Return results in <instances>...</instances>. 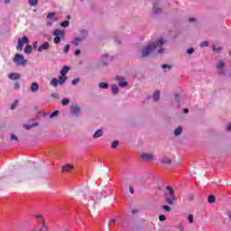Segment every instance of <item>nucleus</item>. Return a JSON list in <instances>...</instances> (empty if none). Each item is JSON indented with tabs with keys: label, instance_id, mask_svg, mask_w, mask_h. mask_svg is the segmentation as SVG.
Masks as SVG:
<instances>
[{
	"label": "nucleus",
	"instance_id": "48",
	"mask_svg": "<svg viewBox=\"0 0 231 231\" xmlns=\"http://www.w3.org/2000/svg\"><path fill=\"white\" fill-rule=\"evenodd\" d=\"M165 219H166L165 215L159 216V220L160 221H165Z\"/></svg>",
	"mask_w": 231,
	"mask_h": 231
},
{
	"label": "nucleus",
	"instance_id": "41",
	"mask_svg": "<svg viewBox=\"0 0 231 231\" xmlns=\"http://www.w3.org/2000/svg\"><path fill=\"white\" fill-rule=\"evenodd\" d=\"M79 80L80 79H79V78L74 79L71 82L72 86H75V84H79Z\"/></svg>",
	"mask_w": 231,
	"mask_h": 231
},
{
	"label": "nucleus",
	"instance_id": "40",
	"mask_svg": "<svg viewBox=\"0 0 231 231\" xmlns=\"http://www.w3.org/2000/svg\"><path fill=\"white\" fill-rule=\"evenodd\" d=\"M63 51H64L65 54L69 51V44L65 45Z\"/></svg>",
	"mask_w": 231,
	"mask_h": 231
},
{
	"label": "nucleus",
	"instance_id": "15",
	"mask_svg": "<svg viewBox=\"0 0 231 231\" xmlns=\"http://www.w3.org/2000/svg\"><path fill=\"white\" fill-rule=\"evenodd\" d=\"M53 35H55L56 37H64V32L60 29H56L53 32Z\"/></svg>",
	"mask_w": 231,
	"mask_h": 231
},
{
	"label": "nucleus",
	"instance_id": "6",
	"mask_svg": "<svg viewBox=\"0 0 231 231\" xmlns=\"http://www.w3.org/2000/svg\"><path fill=\"white\" fill-rule=\"evenodd\" d=\"M44 50H50V42H46L38 48L40 53L44 51Z\"/></svg>",
	"mask_w": 231,
	"mask_h": 231
},
{
	"label": "nucleus",
	"instance_id": "35",
	"mask_svg": "<svg viewBox=\"0 0 231 231\" xmlns=\"http://www.w3.org/2000/svg\"><path fill=\"white\" fill-rule=\"evenodd\" d=\"M60 42V36H56L54 38V44H59Z\"/></svg>",
	"mask_w": 231,
	"mask_h": 231
},
{
	"label": "nucleus",
	"instance_id": "53",
	"mask_svg": "<svg viewBox=\"0 0 231 231\" xmlns=\"http://www.w3.org/2000/svg\"><path fill=\"white\" fill-rule=\"evenodd\" d=\"M35 218H36V219H42V216H41V215H36V216H35Z\"/></svg>",
	"mask_w": 231,
	"mask_h": 231
},
{
	"label": "nucleus",
	"instance_id": "17",
	"mask_svg": "<svg viewBox=\"0 0 231 231\" xmlns=\"http://www.w3.org/2000/svg\"><path fill=\"white\" fill-rule=\"evenodd\" d=\"M181 133H183V127L182 126H178L175 129L174 134H175V136H180V134H181Z\"/></svg>",
	"mask_w": 231,
	"mask_h": 231
},
{
	"label": "nucleus",
	"instance_id": "8",
	"mask_svg": "<svg viewBox=\"0 0 231 231\" xmlns=\"http://www.w3.org/2000/svg\"><path fill=\"white\" fill-rule=\"evenodd\" d=\"M8 77L11 80H19V79H21V74L13 72L9 74Z\"/></svg>",
	"mask_w": 231,
	"mask_h": 231
},
{
	"label": "nucleus",
	"instance_id": "13",
	"mask_svg": "<svg viewBox=\"0 0 231 231\" xmlns=\"http://www.w3.org/2000/svg\"><path fill=\"white\" fill-rule=\"evenodd\" d=\"M104 134V131H102V129H98L95 132L93 138L95 140H97V138H100V136H102Z\"/></svg>",
	"mask_w": 231,
	"mask_h": 231
},
{
	"label": "nucleus",
	"instance_id": "43",
	"mask_svg": "<svg viewBox=\"0 0 231 231\" xmlns=\"http://www.w3.org/2000/svg\"><path fill=\"white\" fill-rule=\"evenodd\" d=\"M42 226H43V228H46V231L48 230V227L46 226V221H44V218H42Z\"/></svg>",
	"mask_w": 231,
	"mask_h": 231
},
{
	"label": "nucleus",
	"instance_id": "29",
	"mask_svg": "<svg viewBox=\"0 0 231 231\" xmlns=\"http://www.w3.org/2000/svg\"><path fill=\"white\" fill-rule=\"evenodd\" d=\"M18 104H19V100H15L14 104H12L11 106V110L14 111V109L17 107Z\"/></svg>",
	"mask_w": 231,
	"mask_h": 231
},
{
	"label": "nucleus",
	"instance_id": "2",
	"mask_svg": "<svg viewBox=\"0 0 231 231\" xmlns=\"http://www.w3.org/2000/svg\"><path fill=\"white\" fill-rule=\"evenodd\" d=\"M14 62L17 65V66H24L27 62L26 60H24V56H23V54H15L14 58Z\"/></svg>",
	"mask_w": 231,
	"mask_h": 231
},
{
	"label": "nucleus",
	"instance_id": "20",
	"mask_svg": "<svg viewBox=\"0 0 231 231\" xmlns=\"http://www.w3.org/2000/svg\"><path fill=\"white\" fill-rule=\"evenodd\" d=\"M66 80H68V78L66 76H60L59 77V82L60 84V86H62V84H64V82H66Z\"/></svg>",
	"mask_w": 231,
	"mask_h": 231
},
{
	"label": "nucleus",
	"instance_id": "37",
	"mask_svg": "<svg viewBox=\"0 0 231 231\" xmlns=\"http://www.w3.org/2000/svg\"><path fill=\"white\" fill-rule=\"evenodd\" d=\"M58 115H59V110H56L50 115V118H54V116H57Z\"/></svg>",
	"mask_w": 231,
	"mask_h": 231
},
{
	"label": "nucleus",
	"instance_id": "18",
	"mask_svg": "<svg viewBox=\"0 0 231 231\" xmlns=\"http://www.w3.org/2000/svg\"><path fill=\"white\" fill-rule=\"evenodd\" d=\"M80 42H82V38L77 37L72 42V44H74V46H79Z\"/></svg>",
	"mask_w": 231,
	"mask_h": 231
},
{
	"label": "nucleus",
	"instance_id": "4",
	"mask_svg": "<svg viewBox=\"0 0 231 231\" xmlns=\"http://www.w3.org/2000/svg\"><path fill=\"white\" fill-rule=\"evenodd\" d=\"M28 42H29L28 37L23 36L22 40L21 38H19L16 50H20V51H23V48H24V44H28Z\"/></svg>",
	"mask_w": 231,
	"mask_h": 231
},
{
	"label": "nucleus",
	"instance_id": "47",
	"mask_svg": "<svg viewBox=\"0 0 231 231\" xmlns=\"http://www.w3.org/2000/svg\"><path fill=\"white\" fill-rule=\"evenodd\" d=\"M129 192L130 194H134V188L133 186H129Z\"/></svg>",
	"mask_w": 231,
	"mask_h": 231
},
{
	"label": "nucleus",
	"instance_id": "11",
	"mask_svg": "<svg viewBox=\"0 0 231 231\" xmlns=\"http://www.w3.org/2000/svg\"><path fill=\"white\" fill-rule=\"evenodd\" d=\"M31 91L32 93H36V91H39V83L32 82L31 85Z\"/></svg>",
	"mask_w": 231,
	"mask_h": 231
},
{
	"label": "nucleus",
	"instance_id": "44",
	"mask_svg": "<svg viewBox=\"0 0 231 231\" xmlns=\"http://www.w3.org/2000/svg\"><path fill=\"white\" fill-rule=\"evenodd\" d=\"M162 68L163 69H167V68H168V69H171V68H172V66L168 65V64H162Z\"/></svg>",
	"mask_w": 231,
	"mask_h": 231
},
{
	"label": "nucleus",
	"instance_id": "12",
	"mask_svg": "<svg viewBox=\"0 0 231 231\" xmlns=\"http://www.w3.org/2000/svg\"><path fill=\"white\" fill-rule=\"evenodd\" d=\"M70 112L72 115H79V113H80V107H79V106H73L70 107Z\"/></svg>",
	"mask_w": 231,
	"mask_h": 231
},
{
	"label": "nucleus",
	"instance_id": "23",
	"mask_svg": "<svg viewBox=\"0 0 231 231\" xmlns=\"http://www.w3.org/2000/svg\"><path fill=\"white\" fill-rule=\"evenodd\" d=\"M30 6H37L39 5V0H28Z\"/></svg>",
	"mask_w": 231,
	"mask_h": 231
},
{
	"label": "nucleus",
	"instance_id": "56",
	"mask_svg": "<svg viewBox=\"0 0 231 231\" xmlns=\"http://www.w3.org/2000/svg\"><path fill=\"white\" fill-rule=\"evenodd\" d=\"M75 55H80V50H76Z\"/></svg>",
	"mask_w": 231,
	"mask_h": 231
},
{
	"label": "nucleus",
	"instance_id": "55",
	"mask_svg": "<svg viewBox=\"0 0 231 231\" xmlns=\"http://www.w3.org/2000/svg\"><path fill=\"white\" fill-rule=\"evenodd\" d=\"M212 50L214 51H217V50H219V49H217V48H216V45H212Z\"/></svg>",
	"mask_w": 231,
	"mask_h": 231
},
{
	"label": "nucleus",
	"instance_id": "9",
	"mask_svg": "<svg viewBox=\"0 0 231 231\" xmlns=\"http://www.w3.org/2000/svg\"><path fill=\"white\" fill-rule=\"evenodd\" d=\"M141 158H143V160H146V162H151V160L154 158V155L149 153H143L141 155Z\"/></svg>",
	"mask_w": 231,
	"mask_h": 231
},
{
	"label": "nucleus",
	"instance_id": "10",
	"mask_svg": "<svg viewBox=\"0 0 231 231\" xmlns=\"http://www.w3.org/2000/svg\"><path fill=\"white\" fill-rule=\"evenodd\" d=\"M72 169H74V166L71 164H67L62 167V172H71Z\"/></svg>",
	"mask_w": 231,
	"mask_h": 231
},
{
	"label": "nucleus",
	"instance_id": "27",
	"mask_svg": "<svg viewBox=\"0 0 231 231\" xmlns=\"http://www.w3.org/2000/svg\"><path fill=\"white\" fill-rule=\"evenodd\" d=\"M166 190H168L170 195H174V189H172V187L167 186Z\"/></svg>",
	"mask_w": 231,
	"mask_h": 231
},
{
	"label": "nucleus",
	"instance_id": "22",
	"mask_svg": "<svg viewBox=\"0 0 231 231\" xmlns=\"http://www.w3.org/2000/svg\"><path fill=\"white\" fill-rule=\"evenodd\" d=\"M59 84H60V82H59V79H52L51 83H50V85L53 86L54 88L59 86Z\"/></svg>",
	"mask_w": 231,
	"mask_h": 231
},
{
	"label": "nucleus",
	"instance_id": "59",
	"mask_svg": "<svg viewBox=\"0 0 231 231\" xmlns=\"http://www.w3.org/2000/svg\"><path fill=\"white\" fill-rule=\"evenodd\" d=\"M194 21H196L195 18H189V23H194Z\"/></svg>",
	"mask_w": 231,
	"mask_h": 231
},
{
	"label": "nucleus",
	"instance_id": "33",
	"mask_svg": "<svg viewBox=\"0 0 231 231\" xmlns=\"http://www.w3.org/2000/svg\"><path fill=\"white\" fill-rule=\"evenodd\" d=\"M61 104H62V106H68V104H69V99H68V98L62 99Z\"/></svg>",
	"mask_w": 231,
	"mask_h": 231
},
{
	"label": "nucleus",
	"instance_id": "54",
	"mask_svg": "<svg viewBox=\"0 0 231 231\" xmlns=\"http://www.w3.org/2000/svg\"><path fill=\"white\" fill-rule=\"evenodd\" d=\"M226 131H231V123L226 126Z\"/></svg>",
	"mask_w": 231,
	"mask_h": 231
},
{
	"label": "nucleus",
	"instance_id": "28",
	"mask_svg": "<svg viewBox=\"0 0 231 231\" xmlns=\"http://www.w3.org/2000/svg\"><path fill=\"white\" fill-rule=\"evenodd\" d=\"M60 26H62V28H68V26H69V21H63Z\"/></svg>",
	"mask_w": 231,
	"mask_h": 231
},
{
	"label": "nucleus",
	"instance_id": "42",
	"mask_svg": "<svg viewBox=\"0 0 231 231\" xmlns=\"http://www.w3.org/2000/svg\"><path fill=\"white\" fill-rule=\"evenodd\" d=\"M162 208L165 210V212H171V208L167 205L162 206Z\"/></svg>",
	"mask_w": 231,
	"mask_h": 231
},
{
	"label": "nucleus",
	"instance_id": "3",
	"mask_svg": "<svg viewBox=\"0 0 231 231\" xmlns=\"http://www.w3.org/2000/svg\"><path fill=\"white\" fill-rule=\"evenodd\" d=\"M33 178V171H27L19 180V183H28Z\"/></svg>",
	"mask_w": 231,
	"mask_h": 231
},
{
	"label": "nucleus",
	"instance_id": "31",
	"mask_svg": "<svg viewBox=\"0 0 231 231\" xmlns=\"http://www.w3.org/2000/svg\"><path fill=\"white\" fill-rule=\"evenodd\" d=\"M118 141H114L112 143H111V148L112 149H116V147H118Z\"/></svg>",
	"mask_w": 231,
	"mask_h": 231
},
{
	"label": "nucleus",
	"instance_id": "58",
	"mask_svg": "<svg viewBox=\"0 0 231 231\" xmlns=\"http://www.w3.org/2000/svg\"><path fill=\"white\" fill-rule=\"evenodd\" d=\"M158 53H160L162 55V53H163V49H162V48L159 49Z\"/></svg>",
	"mask_w": 231,
	"mask_h": 231
},
{
	"label": "nucleus",
	"instance_id": "16",
	"mask_svg": "<svg viewBox=\"0 0 231 231\" xmlns=\"http://www.w3.org/2000/svg\"><path fill=\"white\" fill-rule=\"evenodd\" d=\"M69 71V67L65 66V67H63L62 69L60 70V75H61L62 77H65L66 74H67Z\"/></svg>",
	"mask_w": 231,
	"mask_h": 231
},
{
	"label": "nucleus",
	"instance_id": "30",
	"mask_svg": "<svg viewBox=\"0 0 231 231\" xmlns=\"http://www.w3.org/2000/svg\"><path fill=\"white\" fill-rule=\"evenodd\" d=\"M11 140L14 142L19 143V138L16 137V135L14 134H11Z\"/></svg>",
	"mask_w": 231,
	"mask_h": 231
},
{
	"label": "nucleus",
	"instance_id": "19",
	"mask_svg": "<svg viewBox=\"0 0 231 231\" xmlns=\"http://www.w3.org/2000/svg\"><path fill=\"white\" fill-rule=\"evenodd\" d=\"M153 100L154 102H158V100H160V90H155L153 94Z\"/></svg>",
	"mask_w": 231,
	"mask_h": 231
},
{
	"label": "nucleus",
	"instance_id": "50",
	"mask_svg": "<svg viewBox=\"0 0 231 231\" xmlns=\"http://www.w3.org/2000/svg\"><path fill=\"white\" fill-rule=\"evenodd\" d=\"M187 53H189V55H191V53H194V49H188Z\"/></svg>",
	"mask_w": 231,
	"mask_h": 231
},
{
	"label": "nucleus",
	"instance_id": "52",
	"mask_svg": "<svg viewBox=\"0 0 231 231\" xmlns=\"http://www.w3.org/2000/svg\"><path fill=\"white\" fill-rule=\"evenodd\" d=\"M31 231H46V230H44V229H37L36 227H34Z\"/></svg>",
	"mask_w": 231,
	"mask_h": 231
},
{
	"label": "nucleus",
	"instance_id": "46",
	"mask_svg": "<svg viewBox=\"0 0 231 231\" xmlns=\"http://www.w3.org/2000/svg\"><path fill=\"white\" fill-rule=\"evenodd\" d=\"M200 46H201V48H205V47L208 46V42H203L202 43H200Z\"/></svg>",
	"mask_w": 231,
	"mask_h": 231
},
{
	"label": "nucleus",
	"instance_id": "49",
	"mask_svg": "<svg viewBox=\"0 0 231 231\" xmlns=\"http://www.w3.org/2000/svg\"><path fill=\"white\" fill-rule=\"evenodd\" d=\"M115 219H110L108 222V226H111L112 225H115Z\"/></svg>",
	"mask_w": 231,
	"mask_h": 231
},
{
	"label": "nucleus",
	"instance_id": "38",
	"mask_svg": "<svg viewBox=\"0 0 231 231\" xmlns=\"http://www.w3.org/2000/svg\"><path fill=\"white\" fill-rule=\"evenodd\" d=\"M188 221H189V223H194V216L189 215V217H188Z\"/></svg>",
	"mask_w": 231,
	"mask_h": 231
},
{
	"label": "nucleus",
	"instance_id": "32",
	"mask_svg": "<svg viewBox=\"0 0 231 231\" xmlns=\"http://www.w3.org/2000/svg\"><path fill=\"white\" fill-rule=\"evenodd\" d=\"M153 14H162V10L156 6L153 7Z\"/></svg>",
	"mask_w": 231,
	"mask_h": 231
},
{
	"label": "nucleus",
	"instance_id": "34",
	"mask_svg": "<svg viewBox=\"0 0 231 231\" xmlns=\"http://www.w3.org/2000/svg\"><path fill=\"white\" fill-rule=\"evenodd\" d=\"M127 81H119L120 88H125L127 86Z\"/></svg>",
	"mask_w": 231,
	"mask_h": 231
},
{
	"label": "nucleus",
	"instance_id": "26",
	"mask_svg": "<svg viewBox=\"0 0 231 231\" xmlns=\"http://www.w3.org/2000/svg\"><path fill=\"white\" fill-rule=\"evenodd\" d=\"M208 203H215L216 202V197L214 195H209L208 197Z\"/></svg>",
	"mask_w": 231,
	"mask_h": 231
},
{
	"label": "nucleus",
	"instance_id": "61",
	"mask_svg": "<svg viewBox=\"0 0 231 231\" xmlns=\"http://www.w3.org/2000/svg\"><path fill=\"white\" fill-rule=\"evenodd\" d=\"M5 3L8 5V3H10V0H5Z\"/></svg>",
	"mask_w": 231,
	"mask_h": 231
},
{
	"label": "nucleus",
	"instance_id": "25",
	"mask_svg": "<svg viewBox=\"0 0 231 231\" xmlns=\"http://www.w3.org/2000/svg\"><path fill=\"white\" fill-rule=\"evenodd\" d=\"M112 93L113 95H118V86L112 85Z\"/></svg>",
	"mask_w": 231,
	"mask_h": 231
},
{
	"label": "nucleus",
	"instance_id": "21",
	"mask_svg": "<svg viewBox=\"0 0 231 231\" xmlns=\"http://www.w3.org/2000/svg\"><path fill=\"white\" fill-rule=\"evenodd\" d=\"M32 45L27 44V45L25 46V49H24V53L30 54V53H32Z\"/></svg>",
	"mask_w": 231,
	"mask_h": 231
},
{
	"label": "nucleus",
	"instance_id": "14",
	"mask_svg": "<svg viewBox=\"0 0 231 231\" xmlns=\"http://www.w3.org/2000/svg\"><path fill=\"white\" fill-rule=\"evenodd\" d=\"M37 126H39V123L34 122L33 124H31V125H23V129L30 130L32 127H37Z\"/></svg>",
	"mask_w": 231,
	"mask_h": 231
},
{
	"label": "nucleus",
	"instance_id": "24",
	"mask_svg": "<svg viewBox=\"0 0 231 231\" xmlns=\"http://www.w3.org/2000/svg\"><path fill=\"white\" fill-rule=\"evenodd\" d=\"M99 88L101 89H107L109 88V85L106 82H101V83H99Z\"/></svg>",
	"mask_w": 231,
	"mask_h": 231
},
{
	"label": "nucleus",
	"instance_id": "60",
	"mask_svg": "<svg viewBox=\"0 0 231 231\" xmlns=\"http://www.w3.org/2000/svg\"><path fill=\"white\" fill-rule=\"evenodd\" d=\"M183 113H185V114L189 113V109L185 108V109L183 110Z\"/></svg>",
	"mask_w": 231,
	"mask_h": 231
},
{
	"label": "nucleus",
	"instance_id": "39",
	"mask_svg": "<svg viewBox=\"0 0 231 231\" xmlns=\"http://www.w3.org/2000/svg\"><path fill=\"white\" fill-rule=\"evenodd\" d=\"M53 17H55V13H49V14H47V19H51V18H53Z\"/></svg>",
	"mask_w": 231,
	"mask_h": 231
},
{
	"label": "nucleus",
	"instance_id": "51",
	"mask_svg": "<svg viewBox=\"0 0 231 231\" xmlns=\"http://www.w3.org/2000/svg\"><path fill=\"white\" fill-rule=\"evenodd\" d=\"M51 97H52V98H59V94H57V93H52V94H51Z\"/></svg>",
	"mask_w": 231,
	"mask_h": 231
},
{
	"label": "nucleus",
	"instance_id": "36",
	"mask_svg": "<svg viewBox=\"0 0 231 231\" xmlns=\"http://www.w3.org/2000/svg\"><path fill=\"white\" fill-rule=\"evenodd\" d=\"M224 66H225V62L224 61H220L218 63V65L217 66V68H218V69H223Z\"/></svg>",
	"mask_w": 231,
	"mask_h": 231
},
{
	"label": "nucleus",
	"instance_id": "5",
	"mask_svg": "<svg viewBox=\"0 0 231 231\" xmlns=\"http://www.w3.org/2000/svg\"><path fill=\"white\" fill-rule=\"evenodd\" d=\"M164 197L168 205H174V201H176V195L165 194Z\"/></svg>",
	"mask_w": 231,
	"mask_h": 231
},
{
	"label": "nucleus",
	"instance_id": "62",
	"mask_svg": "<svg viewBox=\"0 0 231 231\" xmlns=\"http://www.w3.org/2000/svg\"><path fill=\"white\" fill-rule=\"evenodd\" d=\"M67 19H71V16H70V15H69V16L67 17Z\"/></svg>",
	"mask_w": 231,
	"mask_h": 231
},
{
	"label": "nucleus",
	"instance_id": "7",
	"mask_svg": "<svg viewBox=\"0 0 231 231\" xmlns=\"http://www.w3.org/2000/svg\"><path fill=\"white\" fill-rule=\"evenodd\" d=\"M161 163H163V165H171L172 163V160L167 156H164L162 158Z\"/></svg>",
	"mask_w": 231,
	"mask_h": 231
},
{
	"label": "nucleus",
	"instance_id": "45",
	"mask_svg": "<svg viewBox=\"0 0 231 231\" xmlns=\"http://www.w3.org/2000/svg\"><path fill=\"white\" fill-rule=\"evenodd\" d=\"M14 89H20L21 85H19V82H16V83H14Z\"/></svg>",
	"mask_w": 231,
	"mask_h": 231
},
{
	"label": "nucleus",
	"instance_id": "1",
	"mask_svg": "<svg viewBox=\"0 0 231 231\" xmlns=\"http://www.w3.org/2000/svg\"><path fill=\"white\" fill-rule=\"evenodd\" d=\"M164 43L165 42H163V40L162 39H160L157 43L153 42H150L148 46L143 48L141 51V57H149L152 54V52L154 51V50H156V48H162V46H163Z\"/></svg>",
	"mask_w": 231,
	"mask_h": 231
},
{
	"label": "nucleus",
	"instance_id": "57",
	"mask_svg": "<svg viewBox=\"0 0 231 231\" xmlns=\"http://www.w3.org/2000/svg\"><path fill=\"white\" fill-rule=\"evenodd\" d=\"M132 212H133V214H138L139 211H138V209H133Z\"/></svg>",
	"mask_w": 231,
	"mask_h": 231
}]
</instances>
